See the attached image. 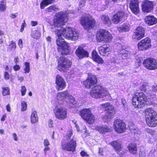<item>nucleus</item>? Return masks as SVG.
Listing matches in <instances>:
<instances>
[{
  "mask_svg": "<svg viewBox=\"0 0 157 157\" xmlns=\"http://www.w3.org/2000/svg\"><path fill=\"white\" fill-rule=\"evenodd\" d=\"M57 35L58 38L56 43L58 52L62 55L68 54L69 53V46L63 37L68 40H75L79 36L78 31L71 28H67L66 29L62 28L58 30Z\"/></svg>",
  "mask_w": 157,
  "mask_h": 157,
  "instance_id": "nucleus-1",
  "label": "nucleus"
},
{
  "mask_svg": "<svg viewBox=\"0 0 157 157\" xmlns=\"http://www.w3.org/2000/svg\"><path fill=\"white\" fill-rule=\"evenodd\" d=\"M148 100L143 92L136 93L132 98V104L135 107L141 108L144 106Z\"/></svg>",
  "mask_w": 157,
  "mask_h": 157,
  "instance_id": "nucleus-2",
  "label": "nucleus"
},
{
  "mask_svg": "<svg viewBox=\"0 0 157 157\" xmlns=\"http://www.w3.org/2000/svg\"><path fill=\"white\" fill-rule=\"evenodd\" d=\"M145 117L147 124L150 127L157 125V114L151 108L146 109L145 111Z\"/></svg>",
  "mask_w": 157,
  "mask_h": 157,
  "instance_id": "nucleus-3",
  "label": "nucleus"
},
{
  "mask_svg": "<svg viewBox=\"0 0 157 157\" xmlns=\"http://www.w3.org/2000/svg\"><path fill=\"white\" fill-rule=\"evenodd\" d=\"M91 96L97 99L103 98L109 94L107 89L100 85H96L92 87L90 92Z\"/></svg>",
  "mask_w": 157,
  "mask_h": 157,
  "instance_id": "nucleus-4",
  "label": "nucleus"
},
{
  "mask_svg": "<svg viewBox=\"0 0 157 157\" xmlns=\"http://www.w3.org/2000/svg\"><path fill=\"white\" fill-rule=\"evenodd\" d=\"M68 20V14L65 12H60L57 14L54 19V25L56 27L64 25Z\"/></svg>",
  "mask_w": 157,
  "mask_h": 157,
  "instance_id": "nucleus-5",
  "label": "nucleus"
},
{
  "mask_svg": "<svg viewBox=\"0 0 157 157\" xmlns=\"http://www.w3.org/2000/svg\"><path fill=\"white\" fill-rule=\"evenodd\" d=\"M80 22L84 28L86 29L93 28L95 24V21L89 15L82 16L80 19Z\"/></svg>",
  "mask_w": 157,
  "mask_h": 157,
  "instance_id": "nucleus-6",
  "label": "nucleus"
},
{
  "mask_svg": "<svg viewBox=\"0 0 157 157\" xmlns=\"http://www.w3.org/2000/svg\"><path fill=\"white\" fill-rule=\"evenodd\" d=\"M71 62L64 57H61L58 60V69L61 71L66 72L71 67Z\"/></svg>",
  "mask_w": 157,
  "mask_h": 157,
  "instance_id": "nucleus-7",
  "label": "nucleus"
},
{
  "mask_svg": "<svg viewBox=\"0 0 157 157\" xmlns=\"http://www.w3.org/2000/svg\"><path fill=\"white\" fill-rule=\"evenodd\" d=\"M100 105L102 108H104L105 111H107L105 116L103 117L104 121H106L107 119L113 118L116 112L113 106L108 103L102 104Z\"/></svg>",
  "mask_w": 157,
  "mask_h": 157,
  "instance_id": "nucleus-8",
  "label": "nucleus"
},
{
  "mask_svg": "<svg viewBox=\"0 0 157 157\" xmlns=\"http://www.w3.org/2000/svg\"><path fill=\"white\" fill-rule=\"evenodd\" d=\"M98 41L100 42L104 41L106 42H110L112 39L111 34L107 31L101 29L96 35Z\"/></svg>",
  "mask_w": 157,
  "mask_h": 157,
  "instance_id": "nucleus-9",
  "label": "nucleus"
},
{
  "mask_svg": "<svg viewBox=\"0 0 157 157\" xmlns=\"http://www.w3.org/2000/svg\"><path fill=\"white\" fill-rule=\"evenodd\" d=\"M55 117L59 120H64L67 117L66 109L59 105H57L54 109Z\"/></svg>",
  "mask_w": 157,
  "mask_h": 157,
  "instance_id": "nucleus-10",
  "label": "nucleus"
},
{
  "mask_svg": "<svg viewBox=\"0 0 157 157\" xmlns=\"http://www.w3.org/2000/svg\"><path fill=\"white\" fill-rule=\"evenodd\" d=\"M80 114L82 117L89 124L94 122V118L89 109H84L80 111Z\"/></svg>",
  "mask_w": 157,
  "mask_h": 157,
  "instance_id": "nucleus-11",
  "label": "nucleus"
},
{
  "mask_svg": "<svg viewBox=\"0 0 157 157\" xmlns=\"http://www.w3.org/2000/svg\"><path fill=\"white\" fill-rule=\"evenodd\" d=\"M76 147V142L73 139L68 142H62L61 144L62 149L68 151L74 152Z\"/></svg>",
  "mask_w": 157,
  "mask_h": 157,
  "instance_id": "nucleus-12",
  "label": "nucleus"
},
{
  "mask_svg": "<svg viewBox=\"0 0 157 157\" xmlns=\"http://www.w3.org/2000/svg\"><path fill=\"white\" fill-rule=\"evenodd\" d=\"M143 64L148 69L153 70L157 69V61L155 59L148 58L144 60Z\"/></svg>",
  "mask_w": 157,
  "mask_h": 157,
  "instance_id": "nucleus-13",
  "label": "nucleus"
},
{
  "mask_svg": "<svg viewBox=\"0 0 157 157\" xmlns=\"http://www.w3.org/2000/svg\"><path fill=\"white\" fill-rule=\"evenodd\" d=\"M97 82L96 76L91 74H89L87 78L84 82V86L87 88H91L94 87Z\"/></svg>",
  "mask_w": 157,
  "mask_h": 157,
  "instance_id": "nucleus-14",
  "label": "nucleus"
},
{
  "mask_svg": "<svg viewBox=\"0 0 157 157\" xmlns=\"http://www.w3.org/2000/svg\"><path fill=\"white\" fill-rule=\"evenodd\" d=\"M114 129L116 132L119 133L124 132L126 129V125L124 121L120 119H117L114 122Z\"/></svg>",
  "mask_w": 157,
  "mask_h": 157,
  "instance_id": "nucleus-15",
  "label": "nucleus"
},
{
  "mask_svg": "<svg viewBox=\"0 0 157 157\" xmlns=\"http://www.w3.org/2000/svg\"><path fill=\"white\" fill-rule=\"evenodd\" d=\"M151 40L149 38L146 37L142 40L138 44V49L140 51L147 49L151 47Z\"/></svg>",
  "mask_w": 157,
  "mask_h": 157,
  "instance_id": "nucleus-16",
  "label": "nucleus"
},
{
  "mask_svg": "<svg viewBox=\"0 0 157 157\" xmlns=\"http://www.w3.org/2000/svg\"><path fill=\"white\" fill-rule=\"evenodd\" d=\"M56 83L57 85L56 88L58 91L62 90L66 86V82L64 79L59 75H57L56 76Z\"/></svg>",
  "mask_w": 157,
  "mask_h": 157,
  "instance_id": "nucleus-17",
  "label": "nucleus"
},
{
  "mask_svg": "<svg viewBox=\"0 0 157 157\" xmlns=\"http://www.w3.org/2000/svg\"><path fill=\"white\" fill-rule=\"evenodd\" d=\"M144 33L145 31L143 28L138 27L134 33L133 38L137 40H140L144 36Z\"/></svg>",
  "mask_w": 157,
  "mask_h": 157,
  "instance_id": "nucleus-18",
  "label": "nucleus"
},
{
  "mask_svg": "<svg viewBox=\"0 0 157 157\" xmlns=\"http://www.w3.org/2000/svg\"><path fill=\"white\" fill-rule=\"evenodd\" d=\"M153 2L148 0L145 1L142 5V10L145 12H151L153 10Z\"/></svg>",
  "mask_w": 157,
  "mask_h": 157,
  "instance_id": "nucleus-19",
  "label": "nucleus"
},
{
  "mask_svg": "<svg viewBox=\"0 0 157 157\" xmlns=\"http://www.w3.org/2000/svg\"><path fill=\"white\" fill-rule=\"evenodd\" d=\"M129 7L132 12L134 14H137L139 12L138 0H131L129 3Z\"/></svg>",
  "mask_w": 157,
  "mask_h": 157,
  "instance_id": "nucleus-20",
  "label": "nucleus"
},
{
  "mask_svg": "<svg viewBox=\"0 0 157 157\" xmlns=\"http://www.w3.org/2000/svg\"><path fill=\"white\" fill-rule=\"evenodd\" d=\"M76 55L79 59H82L84 57H88L89 53L84 50L83 48L79 46L75 52Z\"/></svg>",
  "mask_w": 157,
  "mask_h": 157,
  "instance_id": "nucleus-21",
  "label": "nucleus"
},
{
  "mask_svg": "<svg viewBox=\"0 0 157 157\" xmlns=\"http://www.w3.org/2000/svg\"><path fill=\"white\" fill-rule=\"evenodd\" d=\"M67 91H64L62 92H59L58 93L57 95V99L59 102L60 101L67 102V100L68 99L69 96Z\"/></svg>",
  "mask_w": 157,
  "mask_h": 157,
  "instance_id": "nucleus-22",
  "label": "nucleus"
},
{
  "mask_svg": "<svg viewBox=\"0 0 157 157\" xmlns=\"http://www.w3.org/2000/svg\"><path fill=\"white\" fill-rule=\"evenodd\" d=\"M145 22L149 25H152L157 23V19L152 15L146 16L145 18Z\"/></svg>",
  "mask_w": 157,
  "mask_h": 157,
  "instance_id": "nucleus-23",
  "label": "nucleus"
},
{
  "mask_svg": "<svg viewBox=\"0 0 157 157\" xmlns=\"http://www.w3.org/2000/svg\"><path fill=\"white\" fill-rule=\"evenodd\" d=\"M92 58L93 59L98 63H102L103 60L98 55L96 51L94 50L92 53Z\"/></svg>",
  "mask_w": 157,
  "mask_h": 157,
  "instance_id": "nucleus-24",
  "label": "nucleus"
},
{
  "mask_svg": "<svg viewBox=\"0 0 157 157\" xmlns=\"http://www.w3.org/2000/svg\"><path fill=\"white\" fill-rule=\"evenodd\" d=\"M96 129L99 132L102 134L111 131L110 128L106 125L102 126H97L96 128Z\"/></svg>",
  "mask_w": 157,
  "mask_h": 157,
  "instance_id": "nucleus-25",
  "label": "nucleus"
},
{
  "mask_svg": "<svg viewBox=\"0 0 157 157\" xmlns=\"http://www.w3.org/2000/svg\"><path fill=\"white\" fill-rule=\"evenodd\" d=\"M119 57H121L123 59L128 58L130 56V52L125 50L122 49L118 52Z\"/></svg>",
  "mask_w": 157,
  "mask_h": 157,
  "instance_id": "nucleus-26",
  "label": "nucleus"
},
{
  "mask_svg": "<svg viewBox=\"0 0 157 157\" xmlns=\"http://www.w3.org/2000/svg\"><path fill=\"white\" fill-rule=\"evenodd\" d=\"M111 144L114 147L118 153V152H120L121 151V144L120 142L115 141L112 142Z\"/></svg>",
  "mask_w": 157,
  "mask_h": 157,
  "instance_id": "nucleus-27",
  "label": "nucleus"
},
{
  "mask_svg": "<svg viewBox=\"0 0 157 157\" xmlns=\"http://www.w3.org/2000/svg\"><path fill=\"white\" fill-rule=\"evenodd\" d=\"M38 121L37 112L36 111H33L32 113L31 117V121L32 123H35Z\"/></svg>",
  "mask_w": 157,
  "mask_h": 157,
  "instance_id": "nucleus-28",
  "label": "nucleus"
},
{
  "mask_svg": "<svg viewBox=\"0 0 157 157\" xmlns=\"http://www.w3.org/2000/svg\"><path fill=\"white\" fill-rule=\"evenodd\" d=\"M101 20L103 22L109 26L111 24V22L109 17L106 15H103L101 17Z\"/></svg>",
  "mask_w": 157,
  "mask_h": 157,
  "instance_id": "nucleus-29",
  "label": "nucleus"
},
{
  "mask_svg": "<svg viewBox=\"0 0 157 157\" xmlns=\"http://www.w3.org/2000/svg\"><path fill=\"white\" fill-rule=\"evenodd\" d=\"M129 151L132 153L135 154L137 151L136 145L135 144H130L128 146Z\"/></svg>",
  "mask_w": 157,
  "mask_h": 157,
  "instance_id": "nucleus-30",
  "label": "nucleus"
},
{
  "mask_svg": "<svg viewBox=\"0 0 157 157\" xmlns=\"http://www.w3.org/2000/svg\"><path fill=\"white\" fill-rule=\"evenodd\" d=\"M67 101H68V105L71 107H73L72 106L76 104L77 102L75 98L71 95L69 96L68 99L67 100Z\"/></svg>",
  "mask_w": 157,
  "mask_h": 157,
  "instance_id": "nucleus-31",
  "label": "nucleus"
},
{
  "mask_svg": "<svg viewBox=\"0 0 157 157\" xmlns=\"http://www.w3.org/2000/svg\"><path fill=\"white\" fill-rule=\"evenodd\" d=\"M118 30L120 32H125L128 31L129 27L126 25H123L118 28Z\"/></svg>",
  "mask_w": 157,
  "mask_h": 157,
  "instance_id": "nucleus-32",
  "label": "nucleus"
},
{
  "mask_svg": "<svg viewBox=\"0 0 157 157\" xmlns=\"http://www.w3.org/2000/svg\"><path fill=\"white\" fill-rule=\"evenodd\" d=\"M31 36L35 39H38L40 37V33L37 30H33L31 33Z\"/></svg>",
  "mask_w": 157,
  "mask_h": 157,
  "instance_id": "nucleus-33",
  "label": "nucleus"
},
{
  "mask_svg": "<svg viewBox=\"0 0 157 157\" xmlns=\"http://www.w3.org/2000/svg\"><path fill=\"white\" fill-rule=\"evenodd\" d=\"M58 10V7H56V6L55 5H52L46 9V10L48 12L57 11Z\"/></svg>",
  "mask_w": 157,
  "mask_h": 157,
  "instance_id": "nucleus-34",
  "label": "nucleus"
},
{
  "mask_svg": "<svg viewBox=\"0 0 157 157\" xmlns=\"http://www.w3.org/2000/svg\"><path fill=\"white\" fill-rule=\"evenodd\" d=\"M6 3L4 0L0 1V12L6 11Z\"/></svg>",
  "mask_w": 157,
  "mask_h": 157,
  "instance_id": "nucleus-35",
  "label": "nucleus"
},
{
  "mask_svg": "<svg viewBox=\"0 0 157 157\" xmlns=\"http://www.w3.org/2000/svg\"><path fill=\"white\" fill-rule=\"evenodd\" d=\"M131 132L132 133H134L135 134H140L141 133V131L137 127L130 128Z\"/></svg>",
  "mask_w": 157,
  "mask_h": 157,
  "instance_id": "nucleus-36",
  "label": "nucleus"
},
{
  "mask_svg": "<svg viewBox=\"0 0 157 157\" xmlns=\"http://www.w3.org/2000/svg\"><path fill=\"white\" fill-rule=\"evenodd\" d=\"M25 67L24 70L25 73H29L30 71V64L28 62L24 63Z\"/></svg>",
  "mask_w": 157,
  "mask_h": 157,
  "instance_id": "nucleus-37",
  "label": "nucleus"
},
{
  "mask_svg": "<svg viewBox=\"0 0 157 157\" xmlns=\"http://www.w3.org/2000/svg\"><path fill=\"white\" fill-rule=\"evenodd\" d=\"M118 16L117 15V13L114 15L112 20L113 23L117 24L120 22L121 20L118 17Z\"/></svg>",
  "mask_w": 157,
  "mask_h": 157,
  "instance_id": "nucleus-38",
  "label": "nucleus"
},
{
  "mask_svg": "<svg viewBox=\"0 0 157 157\" xmlns=\"http://www.w3.org/2000/svg\"><path fill=\"white\" fill-rule=\"evenodd\" d=\"M2 95L4 96H6L7 95L9 94L10 90L9 89L8 87H3Z\"/></svg>",
  "mask_w": 157,
  "mask_h": 157,
  "instance_id": "nucleus-39",
  "label": "nucleus"
},
{
  "mask_svg": "<svg viewBox=\"0 0 157 157\" xmlns=\"http://www.w3.org/2000/svg\"><path fill=\"white\" fill-rule=\"evenodd\" d=\"M118 17L121 20L122 18H124L126 17V14L123 11L118 12L117 13Z\"/></svg>",
  "mask_w": 157,
  "mask_h": 157,
  "instance_id": "nucleus-40",
  "label": "nucleus"
},
{
  "mask_svg": "<svg viewBox=\"0 0 157 157\" xmlns=\"http://www.w3.org/2000/svg\"><path fill=\"white\" fill-rule=\"evenodd\" d=\"M149 156L150 157H157V151L155 150H151L149 153Z\"/></svg>",
  "mask_w": 157,
  "mask_h": 157,
  "instance_id": "nucleus-41",
  "label": "nucleus"
},
{
  "mask_svg": "<svg viewBox=\"0 0 157 157\" xmlns=\"http://www.w3.org/2000/svg\"><path fill=\"white\" fill-rule=\"evenodd\" d=\"M27 107V104L26 102L22 101L21 103V111H24L26 110Z\"/></svg>",
  "mask_w": 157,
  "mask_h": 157,
  "instance_id": "nucleus-42",
  "label": "nucleus"
},
{
  "mask_svg": "<svg viewBox=\"0 0 157 157\" xmlns=\"http://www.w3.org/2000/svg\"><path fill=\"white\" fill-rule=\"evenodd\" d=\"M136 67L137 68L140 66V63L141 59H142V58L137 57L136 58Z\"/></svg>",
  "mask_w": 157,
  "mask_h": 157,
  "instance_id": "nucleus-43",
  "label": "nucleus"
},
{
  "mask_svg": "<svg viewBox=\"0 0 157 157\" xmlns=\"http://www.w3.org/2000/svg\"><path fill=\"white\" fill-rule=\"evenodd\" d=\"M98 51L99 54L101 56H105V49L104 47L101 46L98 48Z\"/></svg>",
  "mask_w": 157,
  "mask_h": 157,
  "instance_id": "nucleus-44",
  "label": "nucleus"
},
{
  "mask_svg": "<svg viewBox=\"0 0 157 157\" xmlns=\"http://www.w3.org/2000/svg\"><path fill=\"white\" fill-rule=\"evenodd\" d=\"M72 132L71 130H69L67 132V135H66V138L68 140L70 139L71 137L72 136Z\"/></svg>",
  "mask_w": 157,
  "mask_h": 157,
  "instance_id": "nucleus-45",
  "label": "nucleus"
},
{
  "mask_svg": "<svg viewBox=\"0 0 157 157\" xmlns=\"http://www.w3.org/2000/svg\"><path fill=\"white\" fill-rule=\"evenodd\" d=\"M105 49L104 54H105L104 56H107L110 52V49L109 47L105 46L104 47Z\"/></svg>",
  "mask_w": 157,
  "mask_h": 157,
  "instance_id": "nucleus-46",
  "label": "nucleus"
},
{
  "mask_svg": "<svg viewBox=\"0 0 157 157\" xmlns=\"http://www.w3.org/2000/svg\"><path fill=\"white\" fill-rule=\"evenodd\" d=\"M26 89L25 86H22L21 87V92L22 96H24L26 93Z\"/></svg>",
  "mask_w": 157,
  "mask_h": 157,
  "instance_id": "nucleus-47",
  "label": "nucleus"
},
{
  "mask_svg": "<svg viewBox=\"0 0 157 157\" xmlns=\"http://www.w3.org/2000/svg\"><path fill=\"white\" fill-rule=\"evenodd\" d=\"M10 46V49L11 50H14L16 48L15 43L13 41H11V43Z\"/></svg>",
  "mask_w": 157,
  "mask_h": 157,
  "instance_id": "nucleus-48",
  "label": "nucleus"
},
{
  "mask_svg": "<svg viewBox=\"0 0 157 157\" xmlns=\"http://www.w3.org/2000/svg\"><path fill=\"white\" fill-rule=\"evenodd\" d=\"M147 86L144 84H143L140 87V89L141 91L146 92L147 91Z\"/></svg>",
  "mask_w": 157,
  "mask_h": 157,
  "instance_id": "nucleus-49",
  "label": "nucleus"
},
{
  "mask_svg": "<svg viewBox=\"0 0 157 157\" xmlns=\"http://www.w3.org/2000/svg\"><path fill=\"white\" fill-rule=\"evenodd\" d=\"M145 132L147 133H150L151 135H153L155 133V132L154 131L152 130L149 129V128H147L145 130Z\"/></svg>",
  "mask_w": 157,
  "mask_h": 157,
  "instance_id": "nucleus-50",
  "label": "nucleus"
},
{
  "mask_svg": "<svg viewBox=\"0 0 157 157\" xmlns=\"http://www.w3.org/2000/svg\"><path fill=\"white\" fill-rule=\"evenodd\" d=\"M85 3V0H79V6L80 7H82Z\"/></svg>",
  "mask_w": 157,
  "mask_h": 157,
  "instance_id": "nucleus-51",
  "label": "nucleus"
},
{
  "mask_svg": "<svg viewBox=\"0 0 157 157\" xmlns=\"http://www.w3.org/2000/svg\"><path fill=\"white\" fill-rule=\"evenodd\" d=\"M26 25V24L25 22V20H24V23H22L21 25V29H20V31L21 32H22L24 29V28L25 27Z\"/></svg>",
  "mask_w": 157,
  "mask_h": 157,
  "instance_id": "nucleus-52",
  "label": "nucleus"
},
{
  "mask_svg": "<svg viewBox=\"0 0 157 157\" xmlns=\"http://www.w3.org/2000/svg\"><path fill=\"white\" fill-rule=\"evenodd\" d=\"M43 144L44 147L48 146L50 144L49 143L47 139H44L43 141Z\"/></svg>",
  "mask_w": 157,
  "mask_h": 157,
  "instance_id": "nucleus-53",
  "label": "nucleus"
},
{
  "mask_svg": "<svg viewBox=\"0 0 157 157\" xmlns=\"http://www.w3.org/2000/svg\"><path fill=\"white\" fill-rule=\"evenodd\" d=\"M145 152L144 151H140L139 157H145Z\"/></svg>",
  "mask_w": 157,
  "mask_h": 157,
  "instance_id": "nucleus-54",
  "label": "nucleus"
},
{
  "mask_svg": "<svg viewBox=\"0 0 157 157\" xmlns=\"http://www.w3.org/2000/svg\"><path fill=\"white\" fill-rule=\"evenodd\" d=\"M4 78L6 80H8L10 78L9 74L7 72H5L4 73Z\"/></svg>",
  "mask_w": 157,
  "mask_h": 157,
  "instance_id": "nucleus-55",
  "label": "nucleus"
},
{
  "mask_svg": "<svg viewBox=\"0 0 157 157\" xmlns=\"http://www.w3.org/2000/svg\"><path fill=\"white\" fill-rule=\"evenodd\" d=\"M13 68L14 71H17L20 69V67L19 65L16 64L14 66Z\"/></svg>",
  "mask_w": 157,
  "mask_h": 157,
  "instance_id": "nucleus-56",
  "label": "nucleus"
},
{
  "mask_svg": "<svg viewBox=\"0 0 157 157\" xmlns=\"http://www.w3.org/2000/svg\"><path fill=\"white\" fill-rule=\"evenodd\" d=\"M48 125L49 127L52 128L53 127V121L51 119H50L48 121Z\"/></svg>",
  "mask_w": 157,
  "mask_h": 157,
  "instance_id": "nucleus-57",
  "label": "nucleus"
},
{
  "mask_svg": "<svg viewBox=\"0 0 157 157\" xmlns=\"http://www.w3.org/2000/svg\"><path fill=\"white\" fill-rule=\"evenodd\" d=\"M152 90L154 92H157V85H154L152 87Z\"/></svg>",
  "mask_w": 157,
  "mask_h": 157,
  "instance_id": "nucleus-58",
  "label": "nucleus"
},
{
  "mask_svg": "<svg viewBox=\"0 0 157 157\" xmlns=\"http://www.w3.org/2000/svg\"><path fill=\"white\" fill-rule=\"evenodd\" d=\"M22 41L21 39H20L18 41V45L20 48H22Z\"/></svg>",
  "mask_w": 157,
  "mask_h": 157,
  "instance_id": "nucleus-59",
  "label": "nucleus"
},
{
  "mask_svg": "<svg viewBox=\"0 0 157 157\" xmlns=\"http://www.w3.org/2000/svg\"><path fill=\"white\" fill-rule=\"evenodd\" d=\"M50 149V147L48 146H47L46 147H45L44 149V152L45 155H46V151L49 150Z\"/></svg>",
  "mask_w": 157,
  "mask_h": 157,
  "instance_id": "nucleus-60",
  "label": "nucleus"
},
{
  "mask_svg": "<svg viewBox=\"0 0 157 157\" xmlns=\"http://www.w3.org/2000/svg\"><path fill=\"white\" fill-rule=\"evenodd\" d=\"M103 148H100L99 149V154L100 155H103Z\"/></svg>",
  "mask_w": 157,
  "mask_h": 157,
  "instance_id": "nucleus-61",
  "label": "nucleus"
},
{
  "mask_svg": "<svg viewBox=\"0 0 157 157\" xmlns=\"http://www.w3.org/2000/svg\"><path fill=\"white\" fill-rule=\"evenodd\" d=\"M38 24L37 22L36 21H31V25L32 26H34L37 25Z\"/></svg>",
  "mask_w": 157,
  "mask_h": 157,
  "instance_id": "nucleus-62",
  "label": "nucleus"
},
{
  "mask_svg": "<svg viewBox=\"0 0 157 157\" xmlns=\"http://www.w3.org/2000/svg\"><path fill=\"white\" fill-rule=\"evenodd\" d=\"M13 136L14 140L17 141L18 140L17 137V135L16 133H14L13 134Z\"/></svg>",
  "mask_w": 157,
  "mask_h": 157,
  "instance_id": "nucleus-63",
  "label": "nucleus"
},
{
  "mask_svg": "<svg viewBox=\"0 0 157 157\" xmlns=\"http://www.w3.org/2000/svg\"><path fill=\"white\" fill-rule=\"evenodd\" d=\"M16 14V13L15 14H13V13L11 14L10 15V16L11 18L14 19V18H16L17 17V15L15 14Z\"/></svg>",
  "mask_w": 157,
  "mask_h": 157,
  "instance_id": "nucleus-64",
  "label": "nucleus"
}]
</instances>
